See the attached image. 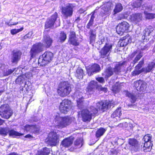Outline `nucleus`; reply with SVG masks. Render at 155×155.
Here are the masks:
<instances>
[{
  "instance_id": "1",
  "label": "nucleus",
  "mask_w": 155,
  "mask_h": 155,
  "mask_svg": "<svg viewBox=\"0 0 155 155\" xmlns=\"http://www.w3.org/2000/svg\"><path fill=\"white\" fill-rule=\"evenodd\" d=\"M96 105L98 108L97 109L92 106L87 109H83L82 110L81 112V116L84 121H90L93 115L97 113L98 109L104 112L108 109L113 107L114 104V102L104 101L97 103Z\"/></svg>"
},
{
  "instance_id": "2",
  "label": "nucleus",
  "mask_w": 155,
  "mask_h": 155,
  "mask_svg": "<svg viewBox=\"0 0 155 155\" xmlns=\"http://www.w3.org/2000/svg\"><path fill=\"white\" fill-rule=\"evenodd\" d=\"M149 47L148 45H146L144 47L141 48L140 50H137L134 51L130 54L129 55V58L132 59L135 56L134 60L130 64V66H134V64H136L138 61L143 55V51L147 50L148 49Z\"/></svg>"
},
{
  "instance_id": "3",
  "label": "nucleus",
  "mask_w": 155,
  "mask_h": 155,
  "mask_svg": "<svg viewBox=\"0 0 155 155\" xmlns=\"http://www.w3.org/2000/svg\"><path fill=\"white\" fill-rule=\"evenodd\" d=\"M71 91L70 85L68 81L61 82L59 84L57 92L61 97H64L67 96Z\"/></svg>"
},
{
  "instance_id": "4",
  "label": "nucleus",
  "mask_w": 155,
  "mask_h": 155,
  "mask_svg": "<svg viewBox=\"0 0 155 155\" xmlns=\"http://www.w3.org/2000/svg\"><path fill=\"white\" fill-rule=\"evenodd\" d=\"M53 56V54L52 52L46 51L40 57L38 60V64L41 66H45L51 61Z\"/></svg>"
},
{
  "instance_id": "5",
  "label": "nucleus",
  "mask_w": 155,
  "mask_h": 155,
  "mask_svg": "<svg viewBox=\"0 0 155 155\" xmlns=\"http://www.w3.org/2000/svg\"><path fill=\"white\" fill-rule=\"evenodd\" d=\"M74 118L70 117H61L56 116L55 118L56 121H57L56 127L61 128L65 127L69 125Z\"/></svg>"
},
{
  "instance_id": "6",
  "label": "nucleus",
  "mask_w": 155,
  "mask_h": 155,
  "mask_svg": "<svg viewBox=\"0 0 155 155\" xmlns=\"http://www.w3.org/2000/svg\"><path fill=\"white\" fill-rule=\"evenodd\" d=\"M76 7L74 3H68L65 7L62 8L61 13L63 17L65 19L71 17L73 15V9Z\"/></svg>"
},
{
  "instance_id": "7",
  "label": "nucleus",
  "mask_w": 155,
  "mask_h": 155,
  "mask_svg": "<svg viewBox=\"0 0 155 155\" xmlns=\"http://www.w3.org/2000/svg\"><path fill=\"white\" fill-rule=\"evenodd\" d=\"M12 110L8 104H5L0 107V115L5 119H8L12 115Z\"/></svg>"
},
{
  "instance_id": "8",
  "label": "nucleus",
  "mask_w": 155,
  "mask_h": 155,
  "mask_svg": "<svg viewBox=\"0 0 155 155\" xmlns=\"http://www.w3.org/2000/svg\"><path fill=\"white\" fill-rule=\"evenodd\" d=\"M46 140L50 145L55 146L59 142V135L56 132H50Z\"/></svg>"
},
{
  "instance_id": "9",
  "label": "nucleus",
  "mask_w": 155,
  "mask_h": 155,
  "mask_svg": "<svg viewBox=\"0 0 155 155\" xmlns=\"http://www.w3.org/2000/svg\"><path fill=\"white\" fill-rule=\"evenodd\" d=\"M112 46L111 44L106 43L104 46L99 51L101 58L107 59L111 52Z\"/></svg>"
},
{
  "instance_id": "10",
  "label": "nucleus",
  "mask_w": 155,
  "mask_h": 155,
  "mask_svg": "<svg viewBox=\"0 0 155 155\" xmlns=\"http://www.w3.org/2000/svg\"><path fill=\"white\" fill-rule=\"evenodd\" d=\"M122 66L121 64L118 63L113 68L110 67H108L104 72L105 76L107 77H110L113 74L114 72L117 74H118L119 73L120 71V70Z\"/></svg>"
},
{
  "instance_id": "11",
  "label": "nucleus",
  "mask_w": 155,
  "mask_h": 155,
  "mask_svg": "<svg viewBox=\"0 0 155 155\" xmlns=\"http://www.w3.org/2000/svg\"><path fill=\"white\" fill-rule=\"evenodd\" d=\"M71 102L70 101L65 99L60 103L59 110L60 112L64 114H66L71 108Z\"/></svg>"
},
{
  "instance_id": "12",
  "label": "nucleus",
  "mask_w": 155,
  "mask_h": 155,
  "mask_svg": "<svg viewBox=\"0 0 155 155\" xmlns=\"http://www.w3.org/2000/svg\"><path fill=\"white\" fill-rule=\"evenodd\" d=\"M44 46L41 43H36L33 45L30 51L31 57L33 58L35 55L43 50Z\"/></svg>"
},
{
  "instance_id": "13",
  "label": "nucleus",
  "mask_w": 155,
  "mask_h": 155,
  "mask_svg": "<svg viewBox=\"0 0 155 155\" xmlns=\"http://www.w3.org/2000/svg\"><path fill=\"white\" fill-rule=\"evenodd\" d=\"M130 27L129 24L127 22L124 21L119 23L117 26L116 31L120 35H123L124 32L128 31Z\"/></svg>"
},
{
  "instance_id": "14",
  "label": "nucleus",
  "mask_w": 155,
  "mask_h": 155,
  "mask_svg": "<svg viewBox=\"0 0 155 155\" xmlns=\"http://www.w3.org/2000/svg\"><path fill=\"white\" fill-rule=\"evenodd\" d=\"M58 14L55 12L51 16L48 18L45 22V28H52L58 18Z\"/></svg>"
},
{
  "instance_id": "15",
  "label": "nucleus",
  "mask_w": 155,
  "mask_h": 155,
  "mask_svg": "<svg viewBox=\"0 0 155 155\" xmlns=\"http://www.w3.org/2000/svg\"><path fill=\"white\" fill-rule=\"evenodd\" d=\"M112 4L107 2L102 5L100 15L102 17L106 15H110L111 12V7Z\"/></svg>"
},
{
  "instance_id": "16",
  "label": "nucleus",
  "mask_w": 155,
  "mask_h": 155,
  "mask_svg": "<svg viewBox=\"0 0 155 155\" xmlns=\"http://www.w3.org/2000/svg\"><path fill=\"white\" fill-rule=\"evenodd\" d=\"M22 53L18 50H14L11 53V61L12 63L17 64L20 60Z\"/></svg>"
},
{
  "instance_id": "17",
  "label": "nucleus",
  "mask_w": 155,
  "mask_h": 155,
  "mask_svg": "<svg viewBox=\"0 0 155 155\" xmlns=\"http://www.w3.org/2000/svg\"><path fill=\"white\" fill-rule=\"evenodd\" d=\"M87 73L88 75L91 76L94 73L99 72L101 70L100 66L97 64H94L92 65H89L86 67Z\"/></svg>"
},
{
  "instance_id": "18",
  "label": "nucleus",
  "mask_w": 155,
  "mask_h": 155,
  "mask_svg": "<svg viewBox=\"0 0 155 155\" xmlns=\"http://www.w3.org/2000/svg\"><path fill=\"white\" fill-rule=\"evenodd\" d=\"M153 29L152 26H149L146 28L143 31V34L142 39L144 41H148L150 38V35L153 31Z\"/></svg>"
},
{
  "instance_id": "19",
  "label": "nucleus",
  "mask_w": 155,
  "mask_h": 155,
  "mask_svg": "<svg viewBox=\"0 0 155 155\" xmlns=\"http://www.w3.org/2000/svg\"><path fill=\"white\" fill-rule=\"evenodd\" d=\"M82 92H80L79 91H76L75 93L74 96L77 98L78 107L80 109H82L84 107L83 105L84 98L82 96Z\"/></svg>"
},
{
  "instance_id": "20",
  "label": "nucleus",
  "mask_w": 155,
  "mask_h": 155,
  "mask_svg": "<svg viewBox=\"0 0 155 155\" xmlns=\"http://www.w3.org/2000/svg\"><path fill=\"white\" fill-rule=\"evenodd\" d=\"M68 42L69 44L74 46H77L79 45V42L78 40V38L76 37L74 32L73 31L71 32Z\"/></svg>"
},
{
  "instance_id": "21",
  "label": "nucleus",
  "mask_w": 155,
  "mask_h": 155,
  "mask_svg": "<svg viewBox=\"0 0 155 155\" xmlns=\"http://www.w3.org/2000/svg\"><path fill=\"white\" fill-rule=\"evenodd\" d=\"M135 86L137 90L144 91L147 87V83L143 81L139 80L136 81L135 84Z\"/></svg>"
},
{
  "instance_id": "22",
  "label": "nucleus",
  "mask_w": 155,
  "mask_h": 155,
  "mask_svg": "<svg viewBox=\"0 0 155 155\" xmlns=\"http://www.w3.org/2000/svg\"><path fill=\"white\" fill-rule=\"evenodd\" d=\"M129 143L131 146L132 149L135 151H138L140 149V144L138 141L135 139H129Z\"/></svg>"
},
{
  "instance_id": "23",
  "label": "nucleus",
  "mask_w": 155,
  "mask_h": 155,
  "mask_svg": "<svg viewBox=\"0 0 155 155\" xmlns=\"http://www.w3.org/2000/svg\"><path fill=\"white\" fill-rule=\"evenodd\" d=\"M97 82L94 81H91L87 86L86 91L87 94H92L94 91V89L97 87Z\"/></svg>"
},
{
  "instance_id": "24",
  "label": "nucleus",
  "mask_w": 155,
  "mask_h": 155,
  "mask_svg": "<svg viewBox=\"0 0 155 155\" xmlns=\"http://www.w3.org/2000/svg\"><path fill=\"white\" fill-rule=\"evenodd\" d=\"M142 19V14L140 13H136L133 14L130 16V19L133 22L135 23L140 22Z\"/></svg>"
},
{
  "instance_id": "25",
  "label": "nucleus",
  "mask_w": 155,
  "mask_h": 155,
  "mask_svg": "<svg viewBox=\"0 0 155 155\" xmlns=\"http://www.w3.org/2000/svg\"><path fill=\"white\" fill-rule=\"evenodd\" d=\"M43 42L45 46L48 48L51 45L52 40L49 36L45 35L44 36Z\"/></svg>"
},
{
  "instance_id": "26",
  "label": "nucleus",
  "mask_w": 155,
  "mask_h": 155,
  "mask_svg": "<svg viewBox=\"0 0 155 155\" xmlns=\"http://www.w3.org/2000/svg\"><path fill=\"white\" fill-rule=\"evenodd\" d=\"M124 93L127 97L130 99L131 102L132 103H134L135 102L137 99V97L134 93H130L127 91H124Z\"/></svg>"
},
{
  "instance_id": "27",
  "label": "nucleus",
  "mask_w": 155,
  "mask_h": 155,
  "mask_svg": "<svg viewBox=\"0 0 155 155\" xmlns=\"http://www.w3.org/2000/svg\"><path fill=\"white\" fill-rule=\"evenodd\" d=\"M74 139L73 137H69L65 139L62 142L61 144L64 147H68L73 143Z\"/></svg>"
},
{
  "instance_id": "28",
  "label": "nucleus",
  "mask_w": 155,
  "mask_h": 155,
  "mask_svg": "<svg viewBox=\"0 0 155 155\" xmlns=\"http://www.w3.org/2000/svg\"><path fill=\"white\" fill-rule=\"evenodd\" d=\"M50 150L49 148L46 147L38 150L37 154L38 155H47L50 153Z\"/></svg>"
},
{
  "instance_id": "29",
  "label": "nucleus",
  "mask_w": 155,
  "mask_h": 155,
  "mask_svg": "<svg viewBox=\"0 0 155 155\" xmlns=\"http://www.w3.org/2000/svg\"><path fill=\"white\" fill-rule=\"evenodd\" d=\"M127 37L125 38L122 41V42L120 44V46L122 47H124L126 46L128 43H130L131 41V40L130 39V37L127 35L126 36Z\"/></svg>"
},
{
  "instance_id": "30",
  "label": "nucleus",
  "mask_w": 155,
  "mask_h": 155,
  "mask_svg": "<svg viewBox=\"0 0 155 155\" xmlns=\"http://www.w3.org/2000/svg\"><path fill=\"white\" fill-rule=\"evenodd\" d=\"M123 9V7L122 4L120 3H118L116 4L114 9V15H115L117 13L121 12Z\"/></svg>"
},
{
  "instance_id": "31",
  "label": "nucleus",
  "mask_w": 155,
  "mask_h": 155,
  "mask_svg": "<svg viewBox=\"0 0 155 155\" xmlns=\"http://www.w3.org/2000/svg\"><path fill=\"white\" fill-rule=\"evenodd\" d=\"M84 73L83 70L80 68H78L75 74V76L79 79H82L83 77Z\"/></svg>"
},
{
  "instance_id": "32",
  "label": "nucleus",
  "mask_w": 155,
  "mask_h": 155,
  "mask_svg": "<svg viewBox=\"0 0 155 155\" xmlns=\"http://www.w3.org/2000/svg\"><path fill=\"white\" fill-rule=\"evenodd\" d=\"M9 131V128L8 127H0V135L5 136L7 135Z\"/></svg>"
},
{
  "instance_id": "33",
  "label": "nucleus",
  "mask_w": 155,
  "mask_h": 155,
  "mask_svg": "<svg viewBox=\"0 0 155 155\" xmlns=\"http://www.w3.org/2000/svg\"><path fill=\"white\" fill-rule=\"evenodd\" d=\"M8 134L10 136H12L14 137L17 136H19L23 135V134L18 132L13 129H11L10 128Z\"/></svg>"
},
{
  "instance_id": "34",
  "label": "nucleus",
  "mask_w": 155,
  "mask_h": 155,
  "mask_svg": "<svg viewBox=\"0 0 155 155\" xmlns=\"http://www.w3.org/2000/svg\"><path fill=\"white\" fill-rule=\"evenodd\" d=\"M106 129L102 127H101L96 131V136L97 137H100L104 133Z\"/></svg>"
},
{
  "instance_id": "35",
  "label": "nucleus",
  "mask_w": 155,
  "mask_h": 155,
  "mask_svg": "<svg viewBox=\"0 0 155 155\" xmlns=\"http://www.w3.org/2000/svg\"><path fill=\"white\" fill-rule=\"evenodd\" d=\"M121 109V107L118 108L112 114L111 117H120L122 114Z\"/></svg>"
},
{
  "instance_id": "36",
  "label": "nucleus",
  "mask_w": 155,
  "mask_h": 155,
  "mask_svg": "<svg viewBox=\"0 0 155 155\" xmlns=\"http://www.w3.org/2000/svg\"><path fill=\"white\" fill-rule=\"evenodd\" d=\"M155 67V62H152L149 63L147 67L145 68V70L147 72H150Z\"/></svg>"
},
{
  "instance_id": "37",
  "label": "nucleus",
  "mask_w": 155,
  "mask_h": 155,
  "mask_svg": "<svg viewBox=\"0 0 155 155\" xmlns=\"http://www.w3.org/2000/svg\"><path fill=\"white\" fill-rule=\"evenodd\" d=\"M66 38L67 35L64 32H62L60 33V36L58 37L59 41L60 42H63L66 39Z\"/></svg>"
},
{
  "instance_id": "38",
  "label": "nucleus",
  "mask_w": 155,
  "mask_h": 155,
  "mask_svg": "<svg viewBox=\"0 0 155 155\" xmlns=\"http://www.w3.org/2000/svg\"><path fill=\"white\" fill-rule=\"evenodd\" d=\"M94 14V13H93L91 15L89 21L86 26L87 29H90V26H91L93 24L94 19L95 18Z\"/></svg>"
},
{
  "instance_id": "39",
  "label": "nucleus",
  "mask_w": 155,
  "mask_h": 155,
  "mask_svg": "<svg viewBox=\"0 0 155 155\" xmlns=\"http://www.w3.org/2000/svg\"><path fill=\"white\" fill-rule=\"evenodd\" d=\"M151 144L152 143H151V141L145 142L144 144V147L145 148L144 149V150L148 149L147 151H150L151 148Z\"/></svg>"
},
{
  "instance_id": "40",
  "label": "nucleus",
  "mask_w": 155,
  "mask_h": 155,
  "mask_svg": "<svg viewBox=\"0 0 155 155\" xmlns=\"http://www.w3.org/2000/svg\"><path fill=\"white\" fill-rule=\"evenodd\" d=\"M145 71V68H143L140 70H138V69H135L132 72V75L133 76L138 75L142 72L143 71Z\"/></svg>"
},
{
  "instance_id": "41",
  "label": "nucleus",
  "mask_w": 155,
  "mask_h": 155,
  "mask_svg": "<svg viewBox=\"0 0 155 155\" xmlns=\"http://www.w3.org/2000/svg\"><path fill=\"white\" fill-rule=\"evenodd\" d=\"M144 14L147 18L148 19H153L155 18V14L148 13L146 11H144Z\"/></svg>"
},
{
  "instance_id": "42",
  "label": "nucleus",
  "mask_w": 155,
  "mask_h": 155,
  "mask_svg": "<svg viewBox=\"0 0 155 155\" xmlns=\"http://www.w3.org/2000/svg\"><path fill=\"white\" fill-rule=\"evenodd\" d=\"M15 69H8L6 71H4L3 72V75L5 76H8L12 73L15 71Z\"/></svg>"
},
{
  "instance_id": "43",
  "label": "nucleus",
  "mask_w": 155,
  "mask_h": 155,
  "mask_svg": "<svg viewBox=\"0 0 155 155\" xmlns=\"http://www.w3.org/2000/svg\"><path fill=\"white\" fill-rule=\"evenodd\" d=\"M31 127L32 128L31 132L34 133L35 134H38L39 133L40 130V128L38 127L36 125L31 126Z\"/></svg>"
},
{
  "instance_id": "44",
  "label": "nucleus",
  "mask_w": 155,
  "mask_h": 155,
  "mask_svg": "<svg viewBox=\"0 0 155 155\" xmlns=\"http://www.w3.org/2000/svg\"><path fill=\"white\" fill-rule=\"evenodd\" d=\"M144 63L143 59H142L138 63V64L135 66V68L136 69L139 70L142 67Z\"/></svg>"
},
{
  "instance_id": "45",
  "label": "nucleus",
  "mask_w": 155,
  "mask_h": 155,
  "mask_svg": "<svg viewBox=\"0 0 155 155\" xmlns=\"http://www.w3.org/2000/svg\"><path fill=\"white\" fill-rule=\"evenodd\" d=\"M23 28L22 27L19 29H13L11 30V33L12 35L16 34L18 33L21 31L23 29Z\"/></svg>"
},
{
  "instance_id": "46",
  "label": "nucleus",
  "mask_w": 155,
  "mask_h": 155,
  "mask_svg": "<svg viewBox=\"0 0 155 155\" xmlns=\"http://www.w3.org/2000/svg\"><path fill=\"white\" fill-rule=\"evenodd\" d=\"M82 140L81 139H77L74 142V144L79 147L82 146Z\"/></svg>"
},
{
  "instance_id": "47",
  "label": "nucleus",
  "mask_w": 155,
  "mask_h": 155,
  "mask_svg": "<svg viewBox=\"0 0 155 155\" xmlns=\"http://www.w3.org/2000/svg\"><path fill=\"white\" fill-rule=\"evenodd\" d=\"M24 78L21 76H19L15 80V83L17 84H21L23 83Z\"/></svg>"
},
{
  "instance_id": "48",
  "label": "nucleus",
  "mask_w": 155,
  "mask_h": 155,
  "mask_svg": "<svg viewBox=\"0 0 155 155\" xmlns=\"http://www.w3.org/2000/svg\"><path fill=\"white\" fill-rule=\"evenodd\" d=\"M151 138V136L150 134H148L144 136L143 139L145 142H150Z\"/></svg>"
},
{
  "instance_id": "49",
  "label": "nucleus",
  "mask_w": 155,
  "mask_h": 155,
  "mask_svg": "<svg viewBox=\"0 0 155 155\" xmlns=\"http://www.w3.org/2000/svg\"><path fill=\"white\" fill-rule=\"evenodd\" d=\"M31 125H26L24 127V129L25 130H26L27 132H31L32 128L31 127Z\"/></svg>"
},
{
  "instance_id": "50",
  "label": "nucleus",
  "mask_w": 155,
  "mask_h": 155,
  "mask_svg": "<svg viewBox=\"0 0 155 155\" xmlns=\"http://www.w3.org/2000/svg\"><path fill=\"white\" fill-rule=\"evenodd\" d=\"M142 3V2L141 1H137L133 4V6L134 8H138L141 6Z\"/></svg>"
},
{
  "instance_id": "51",
  "label": "nucleus",
  "mask_w": 155,
  "mask_h": 155,
  "mask_svg": "<svg viewBox=\"0 0 155 155\" xmlns=\"http://www.w3.org/2000/svg\"><path fill=\"white\" fill-rule=\"evenodd\" d=\"M115 142H116L118 145H122L124 143V140L121 138H117L115 140Z\"/></svg>"
},
{
  "instance_id": "52",
  "label": "nucleus",
  "mask_w": 155,
  "mask_h": 155,
  "mask_svg": "<svg viewBox=\"0 0 155 155\" xmlns=\"http://www.w3.org/2000/svg\"><path fill=\"white\" fill-rule=\"evenodd\" d=\"M33 33L32 32H29L22 38V39H25L27 38H31Z\"/></svg>"
},
{
  "instance_id": "53",
  "label": "nucleus",
  "mask_w": 155,
  "mask_h": 155,
  "mask_svg": "<svg viewBox=\"0 0 155 155\" xmlns=\"http://www.w3.org/2000/svg\"><path fill=\"white\" fill-rule=\"evenodd\" d=\"M112 90L114 91L115 92H117L119 91V89L117 86L115 85L113 86L112 87Z\"/></svg>"
},
{
  "instance_id": "54",
  "label": "nucleus",
  "mask_w": 155,
  "mask_h": 155,
  "mask_svg": "<svg viewBox=\"0 0 155 155\" xmlns=\"http://www.w3.org/2000/svg\"><path fill=\"white\" fill-rule=\"evenodd\" d=\"M96 79L100 83H103L105 82L104 79L102 77H98L96 78Z\"/></svg>"
},
{
  "instance_id": "55",
  "label": "nucleus",
  "mask_w": 155,
  "mask_h": 155,
  "mask_svg": "<svg viewBox=\"0 0 155 155\" xmlns=\"http://www.w3.org/2000/svg\"><path fill=\"white\" fill-rule=\"evenodd\" d=\"M98 89L100 90L104 91L105 92H106L107 91V88L105 87H103L101 86H99Z\"/></svg>"
},
{
  "instance_id": "56",
  "label": "nucleus",
  "mask_w": 155,
  "mask_h": 155,
  "mask_svg": "<svg viewBox=\"0 0 155 155\" xmlns=\"http://www.w3.org/2000/svg\"><path fill=\"white\" fill-rule=\"evenodd\" d=\"M89 33L90 34V36L95 37L96 36V32L94 31L92 29H91Z\"/></svg>"
},
{
  "instance_id": "57",
  "label": "nucleus",
  "mask_w": 155,
  "mask_h": 155,
  "mask_svg": "<svg viewBox=\"0 0 155 155\" xmlns=\"http://www.w3.org/2000/svg\"><path fill=\"white\" fill-rule=\"evenodd\" d=\"M95 37L90 36V44H93L94 42L95 39Z\"/></svg>"
},
{
  "instance_id": "58",
  "label": "nucleus",
  "mask_w": 155,
  "mask_h": 155,
  "mask_svg": "<svg viewBox=\"0 0 155 155\" xmlns=\"http://www.w3.org/2000/svg\"><path fill=\"white\" fill-rule=\"evenodd\" d=\"M152 8L151 6H147L146 7V8L145 9V11L147 12V11H150L152 10Z\"/></svg>"
},
{
  "instance_id": "59",
  "label": "nucleus",
  "mask_w": 155,
  "mask_h": 155,
  "mask_svg": "<svg viewBox=\"0 0 155 155\" xmlns=\"http://www.w3.org/2000/svg\"><path fill=\"white\" fill-rule=\"evenodd\" d=\"M18 24V22H9L8 23V25L9 26H11L12 25H15Z\"/></svg>"
},
{
  "instance_id": "60",
  "label": "nucleus",
  "mask_w": 155,
  "mask_h": 155,
  "mask_svg": "<svg viewBox=\"0 0 155 155\" xmlns=\"http://www.w3.org/2000/svg\"><path fill=\"white\" fill-rule=\"evenodd\" d=\"M124 18V16L123 15L121 14L119 16L117 17V20H121V19H123Z\"/></svg>"
},
{
  "instance_id": "61",
  "label": "nucleus",
  "mask_w": 155,
  "mask_h": 155,
  "mask_svg": "<svg viewBox=\"0 0 155 155\" xmlns=\"http://www.w3.org/2000/svg\"><path fill=\"white\" fill-rule=\"evenodd\" d=\"M81 20V19L80 18V17H78L75 20V22L78 24H80L81 23L80 21Z\"/></svg>"
},
{
  "instance_id": "62",
  "label": "nucleus",
  "mask_w": 155,
  "mask_h": 155,
  "mask_svg": "<svg viewBox=\"0 0 155 155\" xmlns=\"http://www.w3.org/2000/svg\"><path fill=\"white\" fill-rule=\"evenodd\" d=\"M25 138H29L30 139H32L33 138V137L29 134H28L26 135L25 136Z\"/></svg>"
},
{
  "instance_id": "63",
  "label": "nucleus",
  "mask_w": 155,
  "mask_h": 155,
  "mask_svg": "<svg viewBox=\"0 0 155 155\" xmlns=\"http://www.w3.org/2000/svg\"><path fill=\"white\" fill-rule=\"evenodd\" d=\"M4 122V120L0 118V125L2 124Z\"/></svg>"
},
{
  "instance_id": "64",
  "label": "nucleus",
  "mask_w": 155,
  "mask_h": 155,
  "mask_svg": "<svg viewBox=\"0 0 155 155\" xmlns=\"http://www.w3.org/2000/svg\"><path fill=\"white\" fill-rule=\"evenodd\" d=\"M3 91H0V96L2 94L3 92Z\"/></svg>"
}]
</instances>
